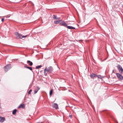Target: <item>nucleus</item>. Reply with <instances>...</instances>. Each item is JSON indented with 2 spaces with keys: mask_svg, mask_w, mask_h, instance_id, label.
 <instances>
[{
  "mask_svg": "<svg viewBox=\"0 0 123 123\" xmlns=\"http://www.w3.org/2000/svg\"><path fill=\"white\" fill-rule=\"evenodd\" d=\"M53 70V68L52 67L50 66L48 68H46L44 70V75L46 76L47 73L50 74L52 72Z\"/></svg>",
  "mask_w": 123,
  "mask_h": 123,
  "instance_id": "nucleus-1",
  "label": "nucleus"
},
{
  "mask_svg": "<svg viewBox=\"0 0 123 123\" xmlns=\"http://www.w3.org/2000/svg\"><path fill=\"white\" fill-rule=\"evenodd\" d=\"M15 34L17 38H22L24 37H26L27 36V35L22 36V35L17 32H15Z\"/></svg>",
  "mask_w": 123,
  "mask_h": 123,
  "instance_id": "nucleus-2",
  "label": "nucleus"
},
{
  "mask_svg": "<svg viewBox=\"0 0 123 123\" xmlns=\"http://www.w3.org/2000/svg\"><path fill=\"white\" fill-rule=\"evenodd\" d=\"M117 67L119 72L121 74H122L123 73V69L121 66L120 65H118Z\"/></svg>",
  "mask_w": 123,
  "mask_h": 123,
  "instance_id": "nucleus-3",
  "label": "nucleus"
},
{
  "mask_svg": "<svg viewBox=\"0 0 123 123\" xmlns=\"http://www.w3.org/2000/svg\"><path fill=\"white\" fill-rule=\"evenodd\" d=\"M11 68L10 64L7 65L6 66L4 67V69L5 72H7Z\"/></svg>",
  "mask_w": 123,
  "mask_h": 123,
  "instance_id": "nucleus-4",
  "label": "nucleus"
},
{
  "mask_svg": "<svg viewBox=\"0 0 123 123\" xmlns=\"http://www.w3.org/2000/svg\"><path fill=\"white\" fill-rule=\"evenodd\" d=\"M59 24L62 26H67V24L63 21L60 20Z\"/></svg>",
  "mask_w": 123,
  "mask_h": 123,
  "instance_id": "nucleus-5",
  "label": "nucleus"
},
{
  "mask_svg": "<svg viewBox=\"0 0 123 123\" xmlns=\"http://www.w3.org/2000/svg\"><path fill=\"white\" fill-rule=\"evenodd\" d=\"M116 75L117 77L119 79L121 80H123V76L121 75L119 73H117L116 74Z\"/></svg>",
  "mask_w": 123,
  "mask_h": 123,
  "instance_id": "nucleus-6",
  "label": "nucleus"
},
{
  "mask_svg": "<svg viewBox=\"0 0 123 123\" xmlns=\"http://www.w3.org/2000/svg\"><path fill=\"white\" fill-rule=\"evenodd\" d=\"M40 88L38 86H37L34 90V93H36L40 89Z\"/></svg>",
  "mask_w": 123,
  "mask_h": 123,
  "instance_id": "nucleus-7",
  "label": "nucleus"
},
{
  "mask_svg": "<svg viewBox=\"0 0 123 123\" xmlns=\"http://www.w3.org/2000/svg\"><path fill=\"white\" fill-rule=\"evenodd\" d=\"M52 107L53 108H55L56 109L58 108V106L57 104L54 103L52 105Z\"/></svg>",
  "mask_w": 123,
  "mask_h": 123,
  "instance_id": "nucleus-8",
  "label": "nucleus"
},
{
  "mask_svg": "<svg viewBox=\"0 0 123 123\" xmlns=\"http://www.w3.org/2000/svg\"><path fill=\"white\" fill-rule=\"evenodd\" d=\"M25 107V105L24 104H20L18 106V108H24Z\"/></svg>",
  "mask_w": 123,
  "mask_h": 123,
  "instance_id": "nucleus-9",
  "label": "nucleus"
},
{
  "mask_svg": "<svg viewBox=\"0 0 123 123\" xmlns=\"http://www.w3.org/2000/svg\"><path fill=\"white\" fill-rule=\"evenodd\" d=\"M0 122H3L5 120V118L4 117H2L0 116Z\"/></svg>",
  "mask_w": 123,
  "mask_h": 123,
  "instance_id": "nucleus-10",
  "label": "nucleus"
},
{
  "mask_svg": "<svg viewBox=\"0 0 123 123\" xmlns=\"http://www.w3.org/2000/svg\"><path fill=\"white\" fill-rule=\"evenodd\" d=\"M96 75L94 74H92L90 75V77L92 78H94Z\"/></svg>",
  "mask_w": 123,
  "mask_h": 123,
  "instance_id": "nucleus-11",
  "label": "nucleus"
},
{
  "mask_svg": "<svg viewBox=\"0 0 123 123\" xmlns=\"http://www.w3.org/2000/svg\"><path fill=\"white\" fill-rule=\"evenodd\" d=\"M67 27L68 29H75V28L73 27L72 26H67Z\"/></svg>",
  "mask_w": 123,
  "mask_h": 123,
  "instance_id": "nucleus-12",
  "label": "nucleus"
},
{
  "mask_svg": "<svg viewBox=\"0 0 123 123\" xmlns=\"http://www.w3.org/2000/svg\"><path fill=\"white\" fill-rule=\"evenodd\" d=\"M27 63H30L29 64V65L30 66H32L33 65V63L32 62L30 61H27Z\"/></svg>",
  "mask_w": 123,
  "mask_h": 123,
  "instance_id": "nucleus-13",
  "label": "nucleus"
},
{
  "mask_svg": "<svg viewBox=\"0 0 123 123\" xmlns=\"http://www.w3.org/2000/svg\"><path fill=\"white\" fill-rule=\"evenodd\" d=\"M59 23V20H55L54 22V23L56 24H58Z\"/></svg>",
  "mask_w": 123,
  "mask_h": 123,
  "instance_id": "nucleus-14",
  "label": "nucleus"
},
{
  "mask_svg": "<svg viewBox=\"0 0 123 123\" xmlns=\"http://www.w3.org/2000/svg\"><path fill=\"white\" fill-rule=\"evenodd\" d=\"M24 67L26 68L30 69V70H32V69L31 67H29L26 66H25Z\"/></svg>",
  "mask_w": 123,
  "mask_h": 123,
  "instance_id": "nucleus-15",
  "label": "nucleus"
},
{
  "mask_svg": "<svg viewBox=\"0 0 123 123\" xmlns=\"http://www.w3.org/2000/svg\"><path fill=\"white\" fill-rule=\"evenodd\" d=\"M96 76H97L98 78L100 79H102L103 78V76H102L100 75H96Z\"/></svg>",
  "mask_w": 123,
  "mask_h": 123,
  "instance_id": "nucleus-16",
  "label": "nucleus"
},
{
  "mask_svg": "<svg viewBox=\"0 0 123 123\" xmlns=\"http://www.w3.org/2000/svg\"><path fill=\"white\" fill-rule=\"evenodd\" d=\"M17 110L16 109H14L12 112V114L13 115L15 114Z\"/></svg>",
  "mask_w": 123,
  "mask_h": 123,
  "instance_id": "nucleus-17",
  "label": "nucleus"
},
{
  "mask_svg": "<svg viewBox=\"0 0 123 123\" xmlns=\"http://www.w3.org/2000/svg\"><path fill=\"white\" fill-rule=\"evenodd\" d=\"M53 93V90L51 89L50 91L49 92V95L50 96H52Z\"/></svg>",
  "mask_w": 123,
  "mask_h": 123,
  "instance_id": "nucleus-18",
  "label": "nucleus"
},
{
  "mask_svg": "<svg viewBox=\"0 0 123 123\" xmlns=\"http://www.w3.org/2000/svg\"><path fill=\"white\" fill-rule=\"evenodd\" d=\"M42 67V66L41 65H40L39 66H37L36 67V69H38L39 68H41Z\"/></svg>",
  "mask_w": 123,
  "mask_h": 123,
  "instance_id": "nucleus-19",
  "label": "nucleus"
},
{
  "mask_svg": "<svg viewBox=\"0 0 123 123\" xmlns=\"http://www.w3.org/2000/svg\"><path fill=\"white\" fill-rule=\"evenodd\" d=\"M56 16L55 15H53V18L54 19H55V18H56Z\"/></svg>",
  "mask_w": 123,
  "mask_h": 123,
  "instance_id": "nucleus-20",
  "label": "nucleus"
},
{
  "mask_svg": "<svg viewBox=\"0 0 123 123\" xmlns=\"http://www.w3.org/2000/svg\"><path fill=\"white\" fill-rule=\"evenodd\" d=\"M32 91V90L31 89L28 92V94H31V92Z\"/></svg>",
  "mask_w": 123,
  "mask_h": 123,
  "instance_id": "nucleus-21",
  "label": "nucleus"
},
{
  "mask_svg": "<svg viewBox=\"0 0 123 123\" xmlns=\"http://www.w3.org/2000/svg\"><path fill=\"white\" fill-rule=\"evenodd\" d=\"M69 117L70 118H72V115H70L69 116Z\"/></svg>",
  "mask_w": 123,
  "mask_h": 123,
  "instance_id": "nucleus-22",
  "label": "nucleus"
},
{
  "mask_svg": "<svg viewBox=\"0 0 123 123\" xmlns=\"http://www.w3.org/2000/svg\"><path fill=\"white\" fill-rule=\"evenodd\" d=\"M4 18H2L1 19V21L2 22L3 21H4Z\"/></svg>",
  "mask_w": 123,
  "mask_h": 123,
  "instance_id": "nucleus-23",
  "label": "nucleus"
},
{
  "mask_svg": "<svg viewBox=\"0 0 123 123\" xmlns=\"http://www.w3.org/2000/svg\"><path fill=\"white\" fill-rule=\"evenodd\" d=\"M60 19V18H57V17H56V18H55V19Z\"/></svg>",
  "mask_w": 123,
  "mask_h": 123,
  "instance_id": "nucleus-24",
  "label": "nucleus"
},
{
  "mask_svg": "<svg viewBox=\"0 0 123 123\" xmlns=\"http://www.w3.org/2000/svg\"><path fill=\"white\" fill-rule=\"evenodd\" d=\"M68 22H69V21H68V23L69 24H70V23H68Z\"/></svg>",
  "mask_w": 123,
  "mask_h": 123,
  "instance_id": "nucleus-25",
  "label": "nucleus"
}]
</instances>
